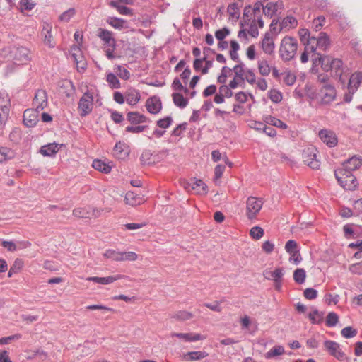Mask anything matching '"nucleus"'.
Returning <instances> with one entry per match:
<instances>
[{"mask_svg": "<svg viewBox=\"0 0 362 362\" xmlns=\"http://www.w3.org/2000/svg\"><path fill=\"white\" fill-rule=\"evenodd\" d=\"M122 278V275H116V276H110L107 277H98V276H90L86 278V280L88 281H93L97 284L106 285L113 283L114 281L121 279Z\"/></svg>", "mask_w": 362, "mask_h": 362, "instance_id": "nucleus-21", "label": "nucleus"}, {"mask_svg": "<svg viewBox=\"0 0 362 362\" xmlns=\"http://www.w3.org/2000/svg\"><path fill=\"white\" fill-rule=\"evenodd\" d=\"M171 337H177L185 342H194L199 340H204L206 339V336L202 335L199 333H193V332H189V333H177V332H173L170 334Z\"/></svg>", "mask_w": 362, "mask_h": 362, "instance_id": "nucleus-15", "label": "nucleus"}, {"mask_svg": "<svg viewBox=\"0 0 362 362\" xmlns=\"http://www.w3.org/2000/svg\"><path fill=\"white\" fill-rule=\"evenodd\" d=\"M92 166L94 169L104 173H109L112 169L110 165L99 159L94 160Z\"/></svg>", "mask_w": 362, "mask_h": 362, "instance_id": "nucleus-35", "label": "nucleus"}, {"mask_svg": "<svg viewBox=\"0 0 362 362\" xmlns=\"http://www.w3.org/2000/svg\"><path fill=\"white\" fill-rule=\"evenodd\" d=\"M141 95L139 90L134 88H129L125 93V100L130 105H136L140 100Z\"/></svg>", "mask_w": 362, "mask_h": 362, "instance_id": "nucleus-23", "label": "nucleus"}, {"mask_svg": "<svg viewBox=\"0 0 362 362\" xmlns=\"http://www.w3.org/2000/svg\"><path fill=\"white\" fill-rule=\"evenodd\" d=\"M284 5L281 1H277L276 3L269 2L267 5L263 8V12L265 16L268 17H272L279 9H281Z\"/></svg>", "mask_w": 362, "mask_h": 362, "instance_id": "nucleus-24", "label": "nucleus"}, {"mask_svg": "<svg viewBox=\"0 0 362 362\" xmlns=\"http://www.w3.org/2000/svg\"><path fill=\"white\" fill-rule=\"evenodd\" d=\"M106 81L112 89H118L121 87V83L117 76L113 73H108L106 76Z\"/></svg>", "mask_w": 362, "mask_h": 362, "instance_id": "nucleus-36", "label": "nucleus"}, {"mask_svg": "<svg viewBox=\"0 0 362 362\" xmlns=\"http://www.w3.org/2000/svg\"><path fill=\"white\" fill-rule=\"evenodd\" d=\"M337 97V90L330 83L322 85L316 94V99L320 105H326L332 103Z\"/></svg>", "mask_w": 362, "mask_h": 362, "instance_id": "nucleus-2", "label": "nucleus"}, {"mask_svg": "<svg viewBox=\"0 0 362 362\" xmlns=\"http://www.w3.org/2000/svg\"><path fill=\"white\" fill-rule=\"evenodd\" d=\"M116 74L123 80H128L130 78V72L122 65H117L114 69Z\"/></svg>", "mask_w": 362, "mask_h": 362, "instance_id": "nucleus-43", "label": "nucleus"}, {"mask_svg": "<svg viewBox=\"0 0 362 362\" xmlns=\"http://www.w3.org/2000/svg\"><path fill=\"white\" fill-rule=\"evenodd\" d=\"M193 316L194 315L192 313L187 310H178L173 313L171 317L177 320L185 321L192 319Z\"/></svg>", "mask_w": 362, "mask_h": 362, "instance_id": "nucleus-40", "label": "nucleus"}, {"mask_svg": "<svg viewBox=\"0 0 362 362\" xmlns=\"http://www.w3.org/2000/svg\"><path fill=\"white\" fill-rule=\"evenodd\" d=\"M192 189L196 191L197 194H206L207 193V185L202 180H191Z\"/></svg>", "mask_w": 362, "mask_h": 362, "instance_id": "nucleus-29", "label": "nucleus"}, {"mask_svg": "<svg viewBox=\"0 0 362 362\" xmlns=\"http://www.w3.org/2000/svg\"><path fill=\"white\" fill-rule=\"evenodd\" d=\"M76 14L74 8H69L67 11L63 12L60 16L59 20L64 22H69L70 19Z\"/></svg>", "mask_w": 362, "mask_h": 362, "instance_id": "nucleus-59", "label": "nucleus"}, {"mask_svg": "<svg viewBox=\"0 0 362 362\" xmlns=\"http://www.w3.org/2000/svg\"><path fill=\"white\" fill-rule=\"evenodd\" d=\"M321 141L329 147H334L337 144V138L335 133L329 129H322L319 132Z\"/></svg>", "mask_w": 362, "mask_h": 362, "instance_id": "nucleus-14", "label": "nucleus"}, {"mask_svg": "<svg viewBox=\"0 0 362 362\" xmlns=\"http://www.w3.org/2000/svg\"><path fill=\"white\" fill-rule=\"evenodd\" d=\"M317 150L313 147H309L304 149L303 152V160L305 165L313 170L320 168V162L317 158Z\"/></svg>", "mask_w": 362, "mask_h": 362, "instance_id": "nucleus-8", "label": "nucleus"}, {"mask_svg": "<svg viewBox=\"0 0 362 362\" xmlns=\"http://www.w3.org/2000/svg\"><path fill=\"white\" fill-rule=\"evenodd\" d=\"M334 175L341 186L346 190H354L358 185L356 178L346 170H335Z\"/></svg>", "mask_w": 362, "mask_h": 362, "instance_id": "nucleus-3", "label": "nucleus"}, {"mask_svg": "<svg viewBox=\"0 0 362 362\" xmlns=\"http://www.w3.org/2000/svg\"><path fill=\"white\" fill-rule=\"evenodd\" d=\"M261 47L265 54L272 55L274 52V39L269 33H266L261 42Z\"/></svg>", "mask_w": 362, "mask_h": 362, "instance_id": "nucleus-19", "label": "nucleus"}, {"mask_svg": "<svg viewBox=\"0 0 362 362\" xmlns=\"http://www.w3.org/2000/svg\"><path fill=\"white\" fill-rule=\"evenodd\" d=\"M208 356L205 351H189L185 355V358L188 361H197L204 358Z\"/></svg>", "mask_w": 362, "mask_h": 362, "instance_id": "nucleus-38", "label": "nucleus"}, {"mask_svg": "<svg viewBox=\"0 0 362 362\" xmlns=\"http://www.w3.org/2000/svg\"><path fill=\"white\" fill-rule=\"evenodd\" d=\"M285 250L288 254L293 252L294 251H299L298 248V244L293 240H290L286 242L285 245Z\"/></svg>", "mask_w": 362, "mask_h": 362, "instance_id": "nucleus-63", "label": "nucleus"}, {"mask_svg": "<svg viewBox=\"0 0 362 362\" xmlns=\"http://www.w3.org/2000/svg\"><path fill=\"white\" fill-rule=\"evenodd\" d=\"M62 144L57 143H50L42 146L40 149V153L44 156H52L55 155L59 150V146Z\"/></svg>", "mask_w": 362, "mask_h": 362, "instance_id": "nucleus-22", "label": "nucleus"}, {"mask_svg": "<svg viewBox=\"0 0 362 362\" xmlns=\"http://www.w3.org/2000/svg\"><path fill=\"white\" fill-rule=\"evenodd\" d=\"M330 45V40L328 35L325 33H320L315 41V50L320 48L322 50H326Z\"/></svg>", "mask_w": 362, "mask_h": 362, "instance_id": "nucleus-26", "label": "nucleus"}, {"mask_svg": "<svg viewBox=\"0 0 362 362\" xmlns=\"http://www.w3.org/2000/svg\"><path fill=\"white\" fill-rule=\"evenodd\" d=\"M324 346L329 354L337 360H342L344 357V353L340 349L339 344L336 341L326 340L324 342Z\"/></svg>", "mask_w": 362, "mask_h": 362, "instance_id": "nucleus-12", "label": "nucleus"}, {"mask_svg": "<svg viewBox=\"0 0 362 362\" xmlns=\"http://www.w3.org/2000/svg\"><path fill=\"white\" fill-rule=\"evenodd\" d=\"M173 122L172 117L167 116L163 119H160L156 122V124L158 127L162 129L168 128Z\"/></svg>", "mask_w": 362, "mask_h": 362, "instance_id": "nucleus-54", "label": "nucleus"}, {"mask_svg": "<svg viewBox=\"0 0 362 362\" xmlns=\"http://www.w3.org/2000/svg\"><path fill=\"white\" fill-rule=\"evenodd\" d=\"M172 88L175 90H183L185 93H189V89L184 87L178 78H175L172 83Z\"/></svg>", "mask_w": 362, "mask_h": 362, "instance_id": "nucleus-62", "label": "nucleus"}, {"mask_svg": "<svg viewBox=\"0 0 362 362\" xmlns=\"http://www.w3.org/2000/svg\"><path fill=\"white\" fill-rule=\"evenodd\" d=\"M298 35L300 40V42L305 46H315V37H311L310 31L306 28H300L298 30Z\"/></svg>", "mask_w": 362, "mask_h": 362, "instance_id": "nucleus-20", "label": "nucleus"}, {"mask_svg": "<svg viewBox=\"0 0 362 362\" xmlns=\"http://www.w3.org/2000/svg\"><path fill=\"white\" fill-rule=\"evenodd\" d=\"M98 37L104 42L107 47H116V41L112 36V33L108 30L99 28L98 35Z\"/></svg>", "mask_w": 362, "mask_h": 362, "instance_id": "nucleus-18", "label": "nucleus"}, {"mask_svg": "<svg viewBox=\"0 0 362 362\" xmlns=\"http://www.w3.org/2000/svg\"><path fill=\"white\" fill-rule=\"evenodd\" d=\"M172 97L174 104L180 108H185L188 104V100L180 93H173Z\"/></svg>", "mask_w": 362, "mask_h": 362, "instance_id": "nucleus-37", "label": "nucleus"}, {"mask_svg": "<svg viewBox=\"0 0 362 362\" xmlns=\"http://www.w3.org/2000/svg\"><path fill=\"white\" fill-rule=\"evenodd\" d=\"M258 69L259 74L262 76H268L271 71V67L267 60H259L258 62Z\"/></svg>", "mask_w": 362, "mask_h": 362, "instance_id": "nucleus-49", "label": "nucleus"}, {"mask_svg": "<svg viewBox=\"0 0 362 362\" xmlns=\"http://www.w3.org/2000/svg\"><path fill=\"white\" fill-rule=\"evenodd\" d=\"M339 321L338 315L334 313H329L326 317V325L329 327H334Z\"/></svg>", "mask_w": 362, "mask_h": 362, "instance_id": "nucleus-53", "label": "nucleus"}, {"mask_svg": "<svg viewBox=\"0 0 362 362\" xmlns=\"http://www.w3.org/2000/svg\"><path fill=\"white\" fill-rule=\"evenodd\" d=\"M304 297L308 300H313L317 297V291L313 288H308L303 292Z\"/></svg>", "mask_w": 362, "mask_h": 362, "instance_id": "nucleus-64", "label": "nucleus"}, {"mask_svg": "<svg viewBox=\"0 0 362 362\" xmlns=\"http://www.w3.org/2000/svg\"><path fill=\"white\" fill-rule=\"evenodd\" d=\"M362 165V158L360 156H354L345 160L342 166L337 170H346L347 173H352Z\"/></svg>", "mask_w": 362, "mask_h": 362, "instance_id": "nucleus-10", "label": "nucleus"}, {"mask_svg": "<svg viewBox=\"0 0 362 362\" xmlns=\"http://www.w3.org/2000/svg\"><path fill=\"white\" fill-rule=\"evenodd\" d=\"M139 197H136L133 192H128L125 196L126 203L131 206H136L139 204Z\"/></svg>", "mask_w": 362, "mask_h": 362, "instance_id": "nucleus-58", "label": "nucleus"}, {"mask_svg": "<svg viewBox=\"0 0 362 362\" xmlns=\"http://www.w3.org/2000/svg\"><path fill=\"white\" fill-rule=\"evenodd\" d=\"M232 71L235 73V78H238L240 81H244V76L246 71L244 69V64L242 62L235 65L232 69Z\"/></svg>", "mask_w": 362, "mask_h": 362, "instance_id": "nucleus-44", "label": "nucleus"}, {"mask_svg": "<svg viewBox=\"0 0 362 362\" xmlns=\"http://www.w3.org/2000/svg\"><path fill=\"white\" fill-rule=\"evenodd\" d=\"M51 31L52 26L46 23L43 25L42 34L44 35V43L49 47L52 48L55 46V43L53 40Z\"/></svg>", "mask_w": 362, "mask_h": 362, "instance_id": "nucleus-25", "label": "nucleus"}, {"mask_svg": "<svg viewBox=\"0 0 362 362\" xmlns=\"http://www.w3.org/2000/svg\"><path fill=\"white\" fill-rule=\"evenodd\" d=\"M306 277V273L304 269L298 268L293 272V279L299 284H302L305 282Z\"/></svg>", "mask_w": 362, "mask_h": 362, "instance_id": "nucleus-46", "label": "nucleus"}, {"mask_svg": "<svg viewBox=\"0 0 362 362\" xmlns=\"http://www.w3.org/2000/svg\"><path fill=\"white\" fill-rule=\"evenodd\" d=\"M107 23L114 28L118 30H122L127 27V23L125 20L116 17H110L107 19Z\"/></svg>", "mask_w": 362, "mask_h": 362, "instance_id": "nucleus-33", "label": "nucleus"}, {"mask_svg": "<svg viewBox=\"0 0 362 362\" xmlns=\"http://www.w3.org/2000/svg\"><path fill=\"white\" fill-rule=\"evenodd\" d=\"M73 215L80 218H92L99 215V211L90 206L76 208L73 210Z\"/></svg>", "mask_w": 362, "mask_h": 362, "instance_id": "nucleus-13", "label": "nucleus"}, {"mask_svg": "<svg viewBox=\"0 0 362 362\" xmlns=\"http://www.w3.org/2000/svg\"><path fill=\"white\" fill-rule=\"evenodd\" d=\"M324 313L320 312L317 309H314L312 313H310L308 317L313 324H320L323 320Z\"/></svg>", "mask_w": 362, "mask_h": 362, "instance_id": "nucleus-42", "label": "nucleus"}, {"mask_svg": "<svg viewBox=\"0 0 362 362\" xmlns=\"http://www.w3.org/2000/svg\"><path fill=\"white\" fill-rule=\"evenodd\" d=\"M48 97L45 90L39 89L35 92V95L33 101V105L36 107V110H42L48 104Z\"/></svg>", "mask_w": 362, "mask_h": 362, "instance_id": "nucleus-11", "label": "nucleus"}, {"mask_svg": "<svg viewBox=\"0 0 362 362\" xmlns=\"http://www.w3.org/2000/svg\"><path fill=\"white\" fill-rule=\"evenodd\" d=\"M10 98L6 91H0V129L8 120L10 112Z\"/></svg>", "mask_w": 362, "mask_h": 362, "instance_id": "nucleus-7", "label": "nucleus"}, {"mask_svg": "<svg viewBox=\"0 0 362 362\" xmlns=\"http://www.w3.org/2000/svg\"><path fill=\"white\" fill-rule=\"evenodd\" d=\"M228 13L230 18L238 20L240 17V11L236 3H232L228 6Z\"/></svg>", "mask_w": 362, "mask_h": 362, "instance_id": "nucleus-47", "label": "nucleus"}, {"mask_svg": "<svg viewBox=\"0 0 362 362\" xmlns=\"http://www.w3.org/2000/svg\"><path fill=\"white\" fill-rule=\"evenodd\" d=\"M11 53L16 64H27L31 59L30 51L25 47H14Z\"/></svg>", "mask_w": 362, "mask_h": 362, "instance_id": "nucleus-9", "label": "nucleus"}, {"mask_svg": "<svg viewBox=\"0 0 362 362\" xmlns=\"http://www.w3.org/2000/svg\"><path fill=\"white\" fill-rule=\"evenodd\" d=\"M138 255L134 252H119V261H135Z\"/></svg>", "mask_w": 362, "mask_h": 362, "instance_id": "nucleus-48", "label": "nucleus"}, {"mask_svg": "<svg viewBox=\"0 0 362 362\" xmlns=\"http://www.w3.org/2000/svg\"><path fill=\"white\" fill-rule=\"evenodd\" d=\"M362 81V72L355 73L350 77L348 89L356 91Z\"/></svg>", "mask_w": 362, "mask_h": 362, "instance_id": "nucleus-30", "label": "nucleus"}, {"mask_svg": "<svg viewBox=\"0 0 362 362\" xmlns=\"http://www.w3.org/2000/svg\"><path fill=\"white\" fill-rule=\"evenodd\" d=\"M264 230L259 226H254L250 229V235L255 240H259L264 235Z\"/></svg>", "mask_w": 362, "mask_h": 362, "instance_id": "nucleus-55", "label": "nucleus"}, {"mask_svg": "<svg viewBox=\"0 0 362 362\" xmlns=\"http://www.w3.org/2000/svg\"><path fill=\"white\" fill-rule=\"evenodd\" d=\"M23 121L28 127H35L39 121L37 110L33 109L25 110Z\"/></svg>", "mask_w": 362, "mask_h": 362, "instance_id": "nucleus-16", "label": "nucleus"}, {"mask_svg": "<svg viewBox=\"0 0 362 362\" xmlns=\"http://www.w3.org/2000/svg\"><path fill=\"white\" fill-rule=\"evenodd\" d=\"M284 353V348L282 346H274L265 354L267 359L282 355Z\"/></svg>", "mask_w": 362, "mask_h": 362, "instance_id": "nucleus-41", "label": "nucleus"}, {"mask_svg": "<svg viewBox=\"0 0 362 362\" xmlns=\"http://www.w3.org/2000/svg\"><path fill=\"white\" fill-rule=\"evenodd\" d=\"M110 5L112 7L115 8L117 10V11L122 15H125V16H132V11L131 8H129L125 6L120 5L117 1H111L110 3Z\"/></svg>", "mask_w": 362, "mask_h": 362, "instance_id": "nucleus-39", "label": "nucleus"}, {"mask_svg": "<svg viewBox=\"0 0 362 362\" xmlns=\"http://www.w3.org/2000/svg\"><path fill=\"white\" fill-rule=\"evenodd\" d=\"M313 52H315V46H305V50L300 55V62L303 64L308 62L309 54L312 55Z\"/></svg>", "mask_w": 362, "mask_h": 362, "instance_id": "nucleus-52", "label": "nucleus"}, {"mask_svg": "<svg viewBox=\"0 0 362 362\" xmlns=\"http://www.w3.org/2000/svg\"><path fill=\"white\" fill-rule=\"evenodd\" d=\"M283 30L281 23L279 25L278 20L273 19L270 24V31L274 35H278Z\"/></svg>", "mask_w": 362, "mask_h": 362, "instance_id": "nucleus-61", "label": "nucleus"}, {"mask_svg": "<svg viewBox=\"0 0 362 362\" xmlns=\"http://www.w3.org/2000/svg\"><path fill=\"white\" fill-rule=\"evenodd\" d=\"M263 202L261 199L250 197L246 202V216L249 220L255 219L262 208Z\"/></svg>", "mask_w": 362, "mask_h": 362, "instance_id": "nucleus-5", "label": "nucleus"}, {"mask_svg": "<svg viewBox=\"0 0 362 362\" xmlns=\"http://www.w3.org/2000/svg\"><path fill=\"white\" fill-rule=\"evenodd\" d=\"M284 75L283 81L287 86H293L296 81V76L294 73L288 71L282 74Z\"/></svg>", "mask_w": 362, "mask_h": 362, "instance_id": "nucleus-51", "label": "nucleus"}, {"mask_svg": "<svg viewBox=\"0 0 362 362\" xmlns=\"http://www.w3.org/2000/svg\"><path fill=\"white\" fill-rule=\"evenodd\" d=\"M310 57L313 66H317L320 65L322 69L324 70V64H326L325 61L326 59H328L329 56H322L320 53H317L315 51L312 53Z\"/></svg>", "mask_w": 362, "mask_h": 362, "instance_id": "nucleus-32", "label": "nucleus"}, {"mask_svg": "<svg viewBox=\"0 0 362 362\" xmlns=\"http://www.w3.org/2000/svg\"><path fill=\"white\" fill-rule=\"evenodd\" d=\"M264 121L269 125L279 127L282 129H286L287 128V125L286 123H284L281 119L271 115L265 116Z\"/></svg>", "mask_w": 362, "mask_h": 362, "instance_id": "nucleus-31", "label": "nucleus"}, {"mask_svg": "<svg viewBox=\"0 0 362 362\" xmlns=\"http://www.w3.org/2000/svg\"><path fill=\"white\" fill-rule=\"evenodd\" d=\"M269 274L274 281L282 280V277L284 276V269L281 267L276 268L273 272H269Z\"/></svg>", "mask_w": 362, "mask_h": 362, "instance_id": "nucleus-60", "label": "nucleus"}, {"mask_svg": "<svg viewBox=\"0 0 362 362\" xmlns=\"http://www.w3.org/2000/svg\"><path fill=\"white\" fill-rule=\"evenodd\" d=\"M93 107V97L88 91L86 92L80 98L78 104L79 115L84 117L89 115Z\"/></svg>", "mask_w": 362, "mask_h": 362, "instance_id": "nucleus-6", "label": "nucleus"}, {"mask_svg": "<svg viewBox=\"0 0 362 362\" xmlns=\"http://www.w3.org/2000/svg\"><path fill=\"white\" fill-rule=\"evenodd\" d=\"M114 155L118 158H124L128 155V146L124 142H117L113 148Z\"/></svg>", "mask_w": 362, "mask_h": 362, "instance_id": "nucleus-28", "label": "nucleus"}, {"mask_svg": "<svg viewBox=\"0 0 362 362\" xmlns=\"http://www.w3.org/2000/svg\"><path fill=\"white\" fill-rule=\"evenodd\" d=\"M298 49V42L292 37H284L280 44L279 56L284 62H289L292 60Z\"/></svg>", "mask_w": 362, "mask_h": 362, "instance_id": "nucleus-1", "label": "nucleus"}, {"mask_svg": "<svg viewBox=\"0 0 362 362\" xmlns=\"http://www.w3.org/2000/svg\"><path fill=\"white\" fill-rule=\"evenodd\" d=\"M127 119L133 124H138L148 122V119L138 112H129L127 114Z\"/></svg>", "mask_w": 362, "mask_h": 362, "instance_id": "nucleus-27", "label": "nucleus"}, {"mask_svg": "<svg viewBox=\"0 0 362 362\" xmlns=\"http://www.w3.org/2000/svg\"><path fill=\"white\" fill-rule=\"evenodd\" d=\"M325 62L326 64H324V71H331L332 77L339 78L342 83H344L345 81L342 79L344 71L342 61L340 59H334L329 56Z\"/></svg>", "mask_w": 362, "mask_h": 362, "instance_id": "nucleus-4", "label": "nucleus"}, {"mask_svg": "<svg viewBox=\"0 0 362 362\" xmlns=\"http://www.w3.org/2000/svg\"><path fill=\"white\" fill-rule=\"evenodd\" d=\"M152 153L149 150L144 151L140 157V161L143 165H150L154 163L152 160Z\"/></svg>", "mask_w": 362, "mask_h": 362, "instance_id": "nucleus-50", "label": "nucleus"}, {"mask_svg": "<svg viewBox=\"0 0 362 362\" xmlns=\"http://www.w3.org/2000/svg\"><path fill=\"white\" fill-rule=\"evenodd\" d=\"M269 98L273 103H278L282 100V94L276 89H272L269 92Z\"/></svg>", "mask_w": 362, "mask_h": 362, "instance_id": "nucleus-57", "label": "nucleus"}, {"mask_svg": "<svg viewBox=\"0 0 362 362\" xmlns=\"http://www.w3.org/2000/svg\"><path fill=\"white\" fill-rule=\"evenodd\" d=\"M147 110L151 114H158L162 109L160 99L157 96H153L147 99L146 103Z\"/></svg>", "mask_w": 362, "mask_h": 362, "instance_id": "nucleus-17", "label": "nucleus"}, {"mask_svg": "<svg viewBox=\"0 0 362 362\" xmlns=\"http://www.w3.org/2000/svg\"><path fill=\"white\" fill-rule=\"evenodd\" d=\"M342 337L346 339L354 337L357 334V330L351 327H346L341 331Z\"/></svg>", "mask_w": 362, "mask_h": 362, "instance_id": "nucleus-56", "label": "nucleus"}, {"mask_svg": "<svg viewBox=\"0 0 362 362\" xmlns=\"http://www.w3.org/2000/svg\"><path fill=\"white\" fill-rule=\"evenodd\" d=\"M16 156V152L7 147H0V163L11 160Z\"/></svg>", "mask_w": 362, "mask_h": 362, "instance_id": "nucleus-34", "label": "nucleus"}, {"mask_svg": "<svg viewBox=\"0 0 362 362\" xmlns=\"http://www.w3.org/2000/svg\"><path fill=\"white\" fill-rule=\"evenodd\" d=\"M281 23L283 29L286 28H293L297 26L298 21L295 17L288 16L282 20Z\"/></svg>", "mask_w": 362, "mask_h": 362, "instance_id": "nucleus-45", "label": "nucleus"}]
</instances>
